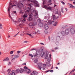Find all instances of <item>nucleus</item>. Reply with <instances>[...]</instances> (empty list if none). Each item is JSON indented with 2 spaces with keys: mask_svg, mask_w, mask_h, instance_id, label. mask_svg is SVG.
I'll use <instances>...</instances> for the list:
<instances>
[{
  "mask_svg": "<svg viewBox=\"0 0 75 75\" xmlns=\"http://www.w3.org/2000/svg\"><path fill=\"white\" fill-rule=\"evenodd\" d=\"M47 10H49L52 11V7L49 6V7H48L47 8Z\"/></svg>",
  "mask_w": 75,
  "mask_h": 75,
  "instance_id": "nucleus-15",
  "label": "nucleus"
},
{
  "mask_svg": "<svg viewBox=\"0 0 75 75\" xmlns=\"http://www.w3.org/2000/svg\"><path fill=\"white\" fill-rule=\"evenodd\" d=\"M20 13H22V14H23V13H24V12L23 11L20 10Z\"/></svg>",
  "mask_w": 75,
  "mask_h": 75,
  "instance_id": "nucleus-43",
  "label": "nucleus"
},
{
  "mask_svg": "<svg viewBox=\"0 0 75 75\" xmlns=\"http://www.w3.org/2000/svg\"><path fill=\"white\" fill-rule=\"evenodd\" d=\"M50 61H51V58H48L47 59V61H48V62H50Z\"/></svg>",
  "mask_w": 75,
  "mask_h": 75,
  "instance_id": "nucleus-44",
  "label": "nucleus"
},
{
  "mask_svg": "<svg viewBox=\"0 0 75 75\" xmlns=\"http://www.w3.org/2000/svg\"><path fill=\"white\" fill-rule=\"evenodd\" d=\"M43 23H40L38 24V25L39 27H42L43 26Z\"/></svg>",
  "mask_w": 75,
  "mask_h": 75,
  "instance_id": "nucleus-18",
  "label": "nucleus"
},
{
  "mask_svg": "<svg viewBox=\"0 0 75 75\" xmlns=\"http://www.w3.org/2000/svg\"><path fill=\"white\" fill-rule=\"evenodd\" d=\"M38 22L39 24H40V23H41V20H40V19H38Z\"/></svg>",
  "mask_w": 75,
  "mask_h": 75,
  "instance_id": "nucleus-37",
  "label": "nucleus"
},
{
  "mask_svg": "<svg viewBox=\"0 0 75 75\" xmlns=\"http://www.w3.org/2000/svg\"><path fill=\"white\" fill-rule=\"evenodd\" d=\"M23 34H26L27 35H28L27 34H29L30 33V32H29L28 31H25L23 32Z\"/></svg>",
  "mask_w": 75,
  "mask_h": 75,
  "instance_id": "nucleus-14",
  "label": "nucleus"
},
{
  "mask_svg": "<svg viewBox=\"0 0 75 75\" xmlns=\"http://www.w3.org/2000/svg\"><path fill=\"white\" fill-rule=\"evenodd\" d=\"M9 60L8 58L7 57L6 59H5L4 60H3L4 61H8Z\"/></svg>",
  "mask_w": 75,
  "mask_h": 75,
  "instance_id": "nucleus-22",
  "label": "nucleus"
},
{
  "mask_svg": "<svg viewBox=\"0 0 75 75\" xmlns=\"http://www.w3.org/2000/svg\"><path fill=\"white\" fill-rule=\"evenodd\" d=\"M26 20V19L25 18H23V20H22V19L21 18H19L18 20V21L19 22L18 23H21L22 24H23Z\"/></svg>",
  "mask_w": 75,
  "mask_h": 75,
  "instance_id": "nucleus-7",
  "label": "nucleus"
},
{
  "mask_svg": "<svg viewBox=\"0 0 75 75\" xmlns=\"http://www.w3.org/2000/svg\"><path fill=\"white\" fill-rule=\"evenodd\" d=\"M49 57H50V58H51V54H50L49 55Z\"/></svg>",
  "mask_w": 75,
  "mask_h": 75,
  "instance_id": "nucleus-62",
  "label": "nucleus"
},
{
  "mask_svg": "<svg viewBox=\"0 0 75 75\" xmlns=\"http://www.w3.org/2000/svg\"><path fill=\"white\" fill-rule=\"evenodd\" d=\"M11 71L10 70V69H9L7 70V72H9L8 73V75L10 74Z\"/></svg>",
  "mask_w": 75,
  "mask_h": 75,
  "instance_id": "nucleus-32",
  "label": "nucleus"
},
{
  "mask_svg": "<svg viewBox=\"0 0 75 75\" xmlns=\"http://www.w3.org/2000/svg\"><path fill=\"white\" fill-rule=\"evenodd\" d=\"M29 6H30L28 7L27 8L28 10L27 11V12H29V11H30V10H31V7H32L33 6V4H29Z\"/></svg>",
  "mask_w": 75,
  "mask_h": 75,
  "instance_id": "nucleus-8",
  "label": "nucleus"
},
{
  "mask_svg": "<svg viewBox=\"0 0 75 75\" xmlns=\"http://www.w3.org/2000/svg\"><path fill=\"white\" fill-rule=\"evenodd\" d=\"M13 56L14 58L13 59H12V60H14V59H15V58H16V55H13Z\"/></svg>",
  "mask_w": 75,
  "mask_h": 75,
  "instance_id": "nucleus-33",
  "label": "nucleus"
},
{
  "mask_svg": "<svg viewBox=\"0 0 75 75\" xmlns=\"http://www.w3.org/2000/svg\"><path fill=\"white\" fill-rule=\"evenodd\" d=\"M64 9V8L63 7H62L61 10H62V13H64V11H63V9Z\"/></svg>",
  "mask_w": 75,
  "mask_h": 75,
  "instance_id": "nucleus-42",
  "label": "nucleus"
},
{
  "mask_svg": "<svg viewBox=\"0 0 75 75\" xmlns=\"http://www.w3.org/2000/svg\"><path fill=\"white\" fill-rule=\"evenodd\" d=\"M54 21H52L51 20L49 21L48 22V24L49 25H50L51 23H54Z\"/></svg>",
  "mask_w": 75,
  "mask_h": 75,
  "instance_id": "nucleus-11",
  "label": "nucleus"
},
{
  "mask_svg": "<svg viewBox=\"0 0 75 75\" xmlns=\"http://www.w3.org/2000/svg\"><path fill=\"white\" fill-rule=\"evenodd\" d=\"M20 52H21V51H18L17 52V54H20Z\"/></svg>",
  "mask_w": 75,
  "mask_h": 75,
  "instance_id": "nucleus-49",
  "label": "nucleus"
},
{
  "mask_svg": "<svg viewBox=\"0 0 75 75\" xmlns=\"http://www.w3.org/2000/svg\"><path fill=\"white\" fill-rule=\"evenodd\" d=\"M11 65V62H9L8 63V65Z\"/></svg>",
  "mask_w": 75,
  "mask_h": 75,
  "instance_id": "nucleus-57",
  "label": "nucleus"
},
{
  "mask_svg": "<svg viewBox=\"0 0 75 75\" xmlns=\"http://www.w3.org/2000/svg\"><path fill=\"white\" fill-rule=\"evenodd\" d=\"M18 25V26H20V27H21V28H22L23 27V24H22V23L19 24V25Z\"/></svg>",
  "mask_w": 75,
  "mask_h": 75,
  "instance_id": "nucleus-28",
  "label": "nucleus"
},
{
  "mask_svg": "<svg viewBox=\"0 0 75 75\" xmlns=\"http://www.w3.org/2000/svg\"><path fill=\"white\" fill-rule=\"evenodd\" d=\"M9 16L10 18H11V19H12V17H11V16H10V14H9Z\"/></svg>",
  "mask_w": 75,
  "mask_h": 75,
  "instance_id": "nucleus-55",
  "label": "nucleus"
},
{
  "mask_svg": "<svg viewBox=\"0 0 75 75\" xmlns=\"http://www.w3.org/2000/svg\"><path fill=\"white\" fill-rule=\"evenodd\" d=\"M45 54V52H41L40 51H36V56L38 57H39L40 55L41 57H42Z\"/></svg>",
  "mask_w": 75,
  "mask_h": 75,
  "instance_id": "nucleus-5",
  "label": "nucleus"
},
{
  "mask_svg": "<svg viewBox=\"0 0 75 75\" xmlns=\"http://www.w3.org/2000/svg\"><path fill=\"white\" fill-rule=\"evenodd\" d=\"M2 28H3L2 24L1 23H0V29H2Z\"/></svg>",
  "mask_w": 75,
  "mask_h": 75,
  "instance_id": "nucleus-36",
  "label": "nucleus"
},
{
  "mask_svg": "<svg viewBox=\"0 0 75 75\" xmlns=\"http://www.w3.org/2000/svg\"><path fill=\"white\" fill-rule=\"evenodd\" d=\"M69 30L71 32V34H74V28H71V27L67 28L65 30V33H66V34L67 35L68 34H69Z\"/></svg>",
  "mask_w": 75,
  "mask_h": 75,
  "instance_id": "nucleus-3",
  "label": "nucleus"
},
{
  "mask_svg": "<svg viewBox=\"0 0 75 75\" xmlns=\"http://www.w3.org/2000/svg\"><path fill=\"white\" fill-rule=\"evenodd\" d=\"M28 35H29L30 37H31V38H34V36L33 35V34L32 33H31L30 34H29V33L27 34Z\"/></svg>",
  "mask_w": 75,
  "mask_h": 75,
  "instance_id": "nucleus-19",
  "label": "nucleus"
},
{
  "mask_svg": "<svg viewBox=\"0 0 75 75\" xmlns=\"http://www.w3.org/2000/svg\"><path fill=\"white\" fill-rule=\"evenodd\" d=\"M37 24V23L36 22H34L33 23H30L29 25V26L30 28H33V26H34V25H36Z\"/></svg>",
  "mask_w": 75,
  "mask_h": 75,
  "instance_id": "nucleus-6",
  "label": "nucleus"
},
{
  "mask_svg": "<svg viewBox=\"0 0 75 75\" xmlns=\"http://www.w3.org/2000/svg\"><path fill=\"white\" fill-rule=\"evenodd\" d=\"M46 64L47 65L48 67H50L51 66V64H50V63L49 62H46Z\"/></svg>",
  "mask_w": 75,
  "mask_h": 75,
  "instance_id": "nucleus-21",
  "label": "nucleus"
},
{
  "mask_svg": "<svg viewBox=\"0 0 75 75\" xmlns=\"http://www.w3.org/2000/svg\"><path fill=\"white\" fill-rule=\"evenodd\" d=\"M38 33V34H39L40 33V31L39 30H38L37 32H36Z\"/></svg>",
  "mask_w": 75,
  "mask_h": 75,
  "instance_id": "nucleus-56",
  "label": "nucleus"
},
{
  "mask_svg": "<svg viewBox=\"0 0 75 75\" xmlns=\"http://www.w3.org/2000/svg\"><path fill=\"white\" fill-rule=\"evenodd\" d=\"M58 23V22H56L54 23V24H53V25L54 26H56L57 25V23Z\"/></svg>",
  "mask_w": 75,
  "mask_h": 75,
  "instance_id": "nucleus-31",
  "label": "nucleus"
},
{
  "mask_svg": "<svg viewBox=\"0 0 75 75\" xmlns=\"http://www.w3.org/2000/svg\"><path fill=\"white\" fill-rule=\"evenodd\" d=\"M75 69L73 70L72 71H71L70 73V74H71L73 73L74 72V71H75Z\"/></svg>",
  "mask_w": 75,
  "mask_h": 75,
  "instance_id": "nucleus-35",
  "label": "nucleus"
},
{
  "mask_svg": "<svg viewBox=\"0 0 75 75\" xmlns=\"http://www.w3.org/2000/svg\"><path fill=\"white\" fill-rule=\"evenodd\" d=\"M61 3H62V4H63V5H65V3H64V2L62 1Z\"/></svg>",
  "mask_w": 75,
  "mask_h": 75,
  "instance_id": "nucleus-50",
  "label": "nucleus"
},
{
  "mask_svg": "<svg viewBox=\"0 0 75 75\" xmlns=\"http://www.w3.org/2000/svg\"><path fill=\"white\" fill-rule=\"evenodd\" d=\"M40 44H41V45H44V44L43 43H40Z\"/></svg>",
  "mask_w": 75,
  "mask_h": 75,
  "instance_id": "nucleus-59",
  "label": "nucleus"
},
{
  "mask_svg": "<svg viewBox=\"0 0 75 75\" xmlns=\"http://www.w3.org/2000/svg\"><path fill=\"white\" fill-rule=\"evenodd\" d=\"M27 42H28L27 41H24V43H26Z\"/></svg>",
  "mask_w": 75,
  "mask_h": 75,
  "instance_id": "nucleus-61",
  "label": "nucleus"
},
{
  "mask_svg": "<svg viewBox=\"0 0 75 75\" xmlns=\"http://www.w3.org/2000/svg\"><path fill=\"white\" fill-rule=\"evenodd\" d=\"M32 13H34L35 15L34 16V15H33V13H31L30 15V17H29L28 19V21H30L32 20L33 21H35L38 18V15L36 11L34 9H32Z\"/></svg>",
  "mask_w": 75,
  "mask_h": 75,
  "instance_id": "nucleus-2",
  "label": "nucleus"
},
{
  "mask_svg": "<svg viewBox=\"0 0 75 75\" xmlns=\"http://www.w3.org/2000/svg\"><path fill=\"white\" fill-rule=\"evenodd\" d=\"M16 58H18V57H19V55H16Z\"/></svg>",
  "mask_w": 75,
  "mask_h": 75,
  "instance_id": "nucleus-46",
  "label": "nucleus"
},
{
  "mask_svg": "<svg viewBox=\"0 0 75 75\" xmlns=\"http://www.w3.org/2000/svg\"><path fill=\"white\" fill-rule=\"evenodd\" d=\"M43 66L44 67H46V64H43Z\"/></svg>",
  "mask_w": 75,
  "mask_h": 75,
  "instance_id": "nucleus-51",
  "label": "nucleus"
},
{
  "mask_svg": "<svg viewBox=\"0 0 75 75\" xmlns=\"http://www.w3.org/2000/svg\"><path fill=\"white\" fill-rule=\"evenodd\" d=\"M34 62H35V63H37V62H38V60H37V59H35Z\"/></svg>",
  "mask_w": 75,
  "mask_h": 75,
  "instance_id": "nucleus-30",
  "label": "nucleus"
},
{
  "mask_svg": "<svg viewBox=\"0 0 75 75\" xmlns=\"http://www.w3.org/2000/svg\"><path fill=\"white\" fill-rule=\"evenodd\" d=\"M45 3V0H44L43 1V4H44Z\"/></svg>",
  "mask_w": 75,
  "mask_h": 75,
  "instance_id": "nucleus-48",
  "label": "nucleus"
},
{
  "mask_svg": "<svg viewBox=\"0 0 75 75\" xmlns=\"http://www.w3.org/2000/svg\"><path fill=\"white\" fill-rule=\"evenodd\" d=\"M9 75H15V73L14 72V71H12V73H11Z\"/></svg>",
  "mask_w": 75,
  "mask_h": 75,
  "instance_id": "nucleus-17",
  "label": "nucleus"
},
{
  "mask_svg": "<svg viewBox=\"0 0 75 75\" xmlns=\"http://www.w3.org/2000/svg\"><path fill=\"white\" fill-rule=\"evenodd\" d=\"M53 20H55V18H56V17H55V15H53Z\"/></svg>",
  "mask_w": 75,
  "mask_h": 75,
  "instance_id": "nucleus-40",
  "label": "nucleus"
},
{
  "mask_svg": "<svg viewBox=\"0 0 75 75\" xmlns=\"http://www.w3.org/2000/svg\"><path fill=\"white\" fill-rule=\"evenodd\" d=\"M28 17V15L27 14H24L23 16L24 18H26V17Z\"/></svg>",
  "mask_w": 75,
  "mask_h": 75,
  "instance_id": "nucleus-23",
  "label": "nucleus"
},
{
  "mask_svg": "<svg viewBox=\"0 0 75 75\" xmlns=\"http://www.w3.org/2000/svg\"><path fill=\"white\" fill-rule=\"evenodd\" d=\"M49 71H50L51 72H54V71L53 70H48L47 71H46V72H49Z\"/></svg>",
  "mask_w": 75,
  "mask_h": 75,
  "instance_id": "nucleus-34",
  "label": "nucleus"
},
{
  "mask_svg": "<svg viewBox=\"0 0 75 75\" xmlns=\"http://www.w3.org/2000/svg\"><path fill=\"white\" fill-rule=\"evenodd\" d=\"M50 18V17H47V16H45V20H48V19H49V18Z\"/></svg>",
  "mask_w": 75,
  "mask_h": 75,
  "instance_id": "nucleus-26",
  "label": "nucleus"
},
{
  "mask_svg": "<svg viewBox=\"0 0 75 75\" xmlns=\"http://www.w3.org/2000/svg\"><path fill=\"white\" fill-rule=\"evenodd\" d=\"M49 0L48 2H49L50 3H51L52 1V0Z\"/></svg>",
  "mask_w": 75,
  "mask_h": 75,
  "instance_id": "nucleus-52",
  "label": "nucleus"
},
{
  "mask_svg": "<svg viewBox=\"0 0 75 75\" xmlns=\"http://www.w3.org/2000/svg\"><path fill=\"white\" fill-rule=\"evenodd\" d=\"M20 72V69H18L16 70V74H18V73H19Z\"/></svg>",
  "mask_w": 75,
  "mask_h": 75,
  "instance_id": "nucleus-25",
  "label": "nucleus"
},
{
  "mask_svg": "<svg viewBox=\"0 0 75 75\" xmlns=\"http://www.w3.org/2000/svg\"><path fill=\"white\" fill-rule=\"evenodd\" d=\"M73 4H75V1H74L73 2Z\"/></svg>",
  "mask_w": 75,
  "mask_h": 75,
  "instance_id": "nucleus-64",
  "label": "nucleus"
},
{
  "mask_svg": "<svg viewBox=\"0 0 75 75\" xmlns=\"http://www.w3.org/2000/svg\"><path fill=\"white\" fill-rule=\"evenodd\" d=\"M52 4V3H51V4H48V5L49 6V5H51V4Z\"/></svg>",
  "mask_w": 75,
  "mask_h": 75,
  "instance_id": "nucleus-60",
  "label": "nucleus"
},
{
  "mask_svg": "<svg viewBox=\"0 0 75 75\" xmlns=\"http://www.w3.org/2000/svg\"><path fill=\"white\" fill-rule=\"evenodd\" d=\"M13 51H11L10 52L11 54H13Z\"/></svg>",
  "mask_w": 75,
  "mask_h": 75,
  "instance_id": "nucleus-53",
  "label": "nucleus"
},
{
  "mask_svg": "<svg viewBox=\"0 0 75 75\" xmlns=\"http://www.w3.org/2000/svg\"><path fill=\"white\" fill-rule=\"evenodd\" d=\"M20 35L21 36H23L24 35L23 34H20Z\"/></svg>",
  "mask_w": 75,
  "mask_h": 75,
  "instance_id": "nucleus-58",
  "label": "nucleus"
},
{
  "mask_svg": "<svg viewBox=\"0 0 75 75\" xmlns=\"http://www.w3.org/2000/svg\"><path fill=\"white\" fill-rule=\"evenodd\" d=\"M28 1L31 2L32 4H34L35 7H40L39 4L38 3V1L36 0L33 1L32 0H28Z\"/></svg>",
  "mask_w": 75,
  "mask_h": 75,
  "instance_id": "nucleus-4",
  "label": "nucleus"
},
{
  "mask_svg": "<svg viewBox=\"0 0 75 75\" xmlns=\"http://www.w3.org/2000/svg\"><path fill=\"white\" fill-rule=\"evenodd\" d=\"M36 50H37V49H36L33 48L31 49V51H34V50L36 51Z\"/></svg>",
  "mask_w": 75,
  "mask_h": 75,
  "instance_id": "nucleus-41",
  "label": "nucleus"
},
{
  "mask_svg": "<svg viewBox=\"0 0 75 75\" xmlns=\"http://www.w3.org/2000/svg\"><path fill=\"white\" fill-rule=\"evenodd\" d=\"M38 67L39 69L40 70H41V68H42V64L41 63H39L38 64Z\"/></svg>",
  "mask_w": 75,
  "mask_h": 75,
  "instance_id": "nucleus-10",
  "label": "nucleus"
},
{
  "mask_svg": "<svg viewBox=\"0 0 75 75\" xmlns=\"http://www.w3.org/2000/svg\"><path fill=\"white\" fill-rule=\"evenodd\" d=\"M48 58V54H46V55L45 56V59H47Z\"/></svg>",
  "mask_w": 75,
  "mask_h": 75,
  "instance_id": "nucleus-27",
  "label": "nucleus"
},
{
  "mask_svg": "<svg viewBox=\"0 0 75 75\" xmlns=\"http://www.w3.org/2000/svg\"><path fill=\"white\" fill-rule=\"evenodd\" d=\"M56 40H58L59 41H60V40H61V38H60V36L57 37Z\"/></svg>",
  "mask_w": 75,
  "mask_h": 75,
  "instance_id": "nucleus-24",
  "label": "nucleus"
},
{
  "mask_svg": "<svg viewBox=\"0 0 75 75\" xmlns=\"http://www.w3.org/2000/svg\"><path fill=\"white\" fill-rule=\"evenodd\" d=\"M24 68L25 69H24V71H26L27 73H30L31 72V71L30 70L28 69V68L26 66H25L24 67Z\"/></svg>",
  "mask_w": 75,
  "mask_h": 75,
  "instance_id": "nucleus-9",
  "label": "nucleus"
},
{
  "mask_svg": "<svg viewBox=\"0 0 75 75\" xmlns=\"http://www.w3.org/2000/svg\"><path fill=\"white\" fill-rule=\"evenodd\" d=\"M37 33V32H33V34H35Z\"/></svg>",
  "mask_w": 75,
  "mask_h": 75,
  "instance_id": "nucleus-54",
  "label": "nucleus"
},
{
  "mask_svg": "<svg viewBox=\"0 0 75 75\" xmlns=\"http://www.w3.org/2000/svg\"><path fill=\"white\" fill-rule=\"evenodd\" d=\"M45 34H47L48 33V31L47 30H45Z\"/></svg>",
  "mask_w": 75,
  "mask_h": 75,
  "instance_id": "nucleus-47",
  "label": "nucleus"
},
{
  "mask_svg": "<svg viewBox=\"0 0 75 75\" xmlns=\"http://www.w3.org/2000/svg\"><path fill=\"white\" fill-rule=\"evenodd\" d=\"M61 34L62 35H63V36H64V35H65V34H66L65 32L64 31H62Z\"/></svg>",
  "mask_w": 75,
  "mask_h": 75,
  "instance_id": "nucleus-16",
  "label": "nucleus"
},
{
  "mask_svg": "<svg viewBox=\"0 0 75 75\" xmlns=\"http://www.w3.org/2000/svg\"><path fill=\"white\" fill-rule=\"evenodd\" d=\"M24 72V69H21L20 70V72L21 73V74H22Z\"/></svg>",
  "mask_w": 75,
  "mask_h": 75,
  "instance_id": "nucleus-20",
  "label": "nucleus"
},
{
  "mask_svg": "<svg viewBox=\"0 0 75 75\" xmlns=\"http://www.w3.org/2000/svg\"><path fill=\"white\" fill-rule=\"evenodd\" d=\"M22 3H23V1H20L19 2H17V1L10 2L8 7V11H9L10 9L13 8L14 6H16V7H19V8H21L22 7L24 8L23 7L24 5H23Z\"/></svg>",
  "mask_w": 75,
  "mask_h": 75,
  "instance_id": "nucleus-1",
  "label": "nucleus"
},
{
  "mask_svg": "<svg viewBox=\"0 0 75 75\" xmlns=\"http://www.w3.org/2000/svg\"><path fill=\"white\" fill-rule=\"evenodd\" d=\"M22 65H26V63H24L22 64Z\"/></svg>",
  "mask_w": 75,
  "mask_h": 75,
  "instance_id": "nucleus-63",
  "label": "nucleus"
},
{
  "mask_svg": "<svg viewBox=\"0 0 75 75\" xmlns=\"http://www.w3.org/2000/svg\"><path fill=\"white\" fill-rule=\"evenodd\" d=\"M37 74H38V72L37 71H33V72L31 73V75H37Z\"/></svg>",
  "mask_w": 75,
  "mask_h": 75,
  "instance_id": "nucleus-13",
  "label": "nucleus"
},
{
  "mask_svg": "<svg viewBox=\"0 0 75 75\" xmlns=\"http://www.w3.org/2000/svg\"><path fill=\"white\" fill-rule=\"evenodd\" d=\"M29 56H30L31 57H33V55H32V54H29Z\"/></svg>",
  "mask_w": 75,
  "mask_h": 75,
  "instance_id": "nucleus-45",
  "label": "nucleus"
},
{
  "mask_svg": "<svg viewBox=\"0 0 75 75\" xmlns=\"http://www.w3.org/2000/svg\"><path fill=\"white\" fill-rule=\"evenodd\" d=\"M44 7L45 8L46 10L47 9V8H48V7H47V6L44 5Z\"/></svg>",
  "mask_w": 75,
  "mask_h": 75,
  "instance_id": "nucleus-38",
  "label": "nucleus"
},
{
  "mask_svg": "<svg viewBox=\"0 0 75 75\" xmlns=\"http://www.w3.org/2000/svg\"><path fill=\"white\" fill-rule=\"evenodd\" d=\"M44 28L45 30H48V29L49 28V27H48V25L45 24Z\"/></svg>",
  "mask_w": 75,
  "mask_h": 75,
  "instance_id": "nucleus-12",
  "label": "nucleus"
},
{
  "mask_svg": "<svg viewBox=\"0 0 75 75\" xmlns=\"http://www.w3.org/2000/svg\"><path fill=\"white\" fill-rule=\"evenodd\" d=\"M20 33V31H19V32H18V33H17L16 35H15L14 36V37H16V36H17V35H18V33Z\"/></svg>",
  "mask_w": 75,
  "mask_h": 75,
  "instance_id": "nucleus-39",
  "label": "nucleus"
},
{
  "mask_svg": "<svg viewBox=\"0 0 75 75\" xmlns=\"http://www.w3.org/2000/svg\"><path fill=\"white\" fill-rule=\"evenodd\" d=\"M68 6H70V7H73V5L72 4H70L69 3H68Z\"/></svg>",
  "mask_w": 75,
  "mask_h": 75,
  "instance_id": "nucleus-29",
  "label": "nucleus"
}]
</instances>
